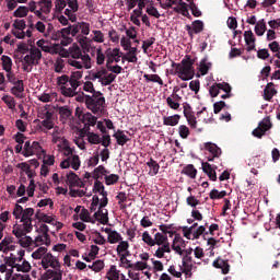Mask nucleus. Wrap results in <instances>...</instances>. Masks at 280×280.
I'll return each instance as SVG.
<instances>
[{
  "instance_id": "22",
  "label": "nucleus",
  "mask_w": 280,
  "mask_h": 280,
  "mask_svg": "<svg viewBox=\"0 0 280 280\" xmlns=\"http://www.w3.org/2000/svg\"><path fill=\"white\" fill-rule=\"evenodd\" d=\"M114 139H116V142L118 145H126L128 141H130V138L126 136L124 130L118 129L114 135Z\"/></svg>"
},
{
  "instance_id": "9",
  "label": "nucleus",
  "mask_w": 280,
  "mask_h": 280,
  "mask_svg": "<svg viewBox=\"0 0 280 280\" xmlns=\"http://www.w3.org/2000/svg\"><path fill=\"white\" fill-rule=\"evenodd\" d=\"M202 172L207 174V176L215 183L218 180V174L215 173V170H218V166L211 165L209 162H202L201 163Z\"/></svg>"
},
{
  "instance_id": "62",
  "label": "nucleus",
  "mask_w": 280,
  "mask_h": 280,
  "mask_svg": "<svg viewBox=\"0 0 280 280\" xmlns=\"http://www.w3.org/2000/svg\"><path fill=\"white\" fill-rule=\"evenodd\" d=\"M110 143H112L110 135H108V132L103 133V136L101 138V144L103 145V148L108 149Z\"/></svg>"
},
{
  "instance_id": "21",
  "label": "nucleus",
  "mask_w": 280,
  "mask_h": 280,
  "mask_svg": "<svg viewBox=\"0 0 280 280\" xmlns=\"http://www.w3.org/2000/svg\"><path fill=\"white\" fill-rule=\"evenodd\" d=\"M12 233L18 237V240H21V237H25L27 233H32V230H26L25 225L22 224H15L13 226Z\"/></svg>"
},
{
  "instance_id": "19",
  "label": "nucleus",
  "mask_w": 280,
  "mask_h": 280,
  "mask_svg": "<svg viewBox=\"0 0 280 280\" xmlns=\"http://www.w3.org/2000/svg\"><path fill=\"white\" fill-rule=\"evenodd\" d=\"M244 38L247 46V51L255 50V34H253V31H245L244 32Z\"/></svg>"
},
{
  "instance_id": "50",
  "label": "nucleus",
  "mask_w": 280,
  "mask_h": 280,
  "mask_svg": "<svg viewBox=\"0 0 280 280\" xmlns=\"http://www.w3.org/2000/svg\"><path fill=\"white\" fill-rule=\"evenodd\" d=\"M79 31H81L83 36H89V34H91V24L88 22H79Z\"/></svg>"
},
{
  "instance_id": "30",
  "label": "nucleus",
  "mask_w": 280,
  "mask_h": 280,
  "mask_svg": "<svg viewBox=\"0 0 280 280\" xmlns=\"http://www.w3.org/2000/svg\"><path fill=\"white\" fill-rule=\"evenodd\" d=\"M189 5L186 2H180L179 8H174L175 12H180L183 16H186V19H191V14H189Z\"/></svg>"
},
{
  "instance_id": "56",
  "label": "nucleus",
  "mask_w": 280,
  "mask_h": 280,
  "mask_svg": "<svg viewBox=\"0 0 280 280\" xmlns=\"http://www.w3.org/2000/svg\"><path fill=\"white\" fill-rule=\"evenodd\" d=\"M189 9H190L192 16H195L196 19L202 16V11L200 9H198V5L196 3L190 2Z\"/></svg>"
},
{
  "instance_id": "47",
  "label": "nucleus",
  "mask_w": 280,
  "mask_h": 280,
  "mask_svg": "<svg viewBox=\"0 0 280 280\" xmlns=\"http://www.w3.org/2000/svg\"><path fill=\"white\" fill-rule=\"evenodd\" d=\"M19 244L20 246H22L23 248H30V246H32L34 244V240H32V236H22L19 240Z\"/></svg>"
},
{
  "instance_id": "17",
  "label": "nucleus",
  "mask_w": 280,
  "mask_h": 280,
  "mask_svg": "<svg viewBox=\"0 0 280 280\" xmlns=\"http://www.w3.org/2000/svg\"><path fill=\"white\" fill-rule=\"evenodd\" d=\"M212 266L214 268H219L222 270V275H229V271L231 270V266L229 265V260H224L221 258H218L213 261Z\"/></svg>"
},
{
  "instance_id": "32",
  "label": "nucleus",
  "mask_w": 280,
  "mask_h": 280,
  "mask_svg": "<svg viewBox=\"0 0 280 280\" xmlns=\"http://www.w3.org/2000/svg\"><path fill=\"white\" fill-rule=\"evenodd\" d=\"M67 62L74 69H86V63L82 59H68Z\"/></svg>"
},
{
  "instance_id": "24",
  "label": "nucleus",
  "mask_w": 280,
  "mask_h": 280,
  "mask_svg": "<svg viewBox=\"0 0 280 280\" xmlns=\"http://www.w3.org/2000/svg\"><path fill=\"white\" fill-rule=\"evenodd\" d=\"M182 174H185L189 178L194 179L196 176H198V170H196L194 164H188L183 168Z\"/></svg>"
},
{
  "instance_id": "53",
  "label": "nucleus",
  "mask_w": 280,
  "mask_h": 280,
  "mask_svg": "<svg viewBox=\"0 0 280 280\" xmlns=\"http://www.w3.org/2000/svg\"><path fill=\"white\" fill-rule=\"evenodd\" d=\"M47 255V247H39L33 254V259H43V257Z\"/></svg>"
},
{
  "instance_id": "35",
  "label": "nucleus",
  "mask_w": 280,
  "mask_h": 280,
  "mask_svg": "<svg viewBox=\"0 0 280 280\" xmlns=\"http://www.w3.org/2000/svg\"><path fill=\"white\" fill-rule=\"evenodd\" d=\"M30 12V9L27 7H19L14 13L13 16H15V19H25V16H27Z\"/></svg>"
},
{
  "instance_id": "51",
  "label": "nucleus",
  "mask_w": 280,
  "mask_h": 280,
  "mask_svg": "<svg viewBox=\"0 0 280 280\" xmlns=\"http://www.w3.org/2000/svg\"><path fill=\"white\" fill-rule=\"evenodd\" d=\"M106 62V55L102 51V47L96 49V65L102 67Z\"/></svg>"
},
{
  "instance_id": "29",
  "label": "nucleus",
  "mask_w": 280,
  "mask_h": 280,
  "mask_svg": "<svg viewBox=\"0 0 280 280\" xmlns=\"http://www.w3.org/2000/svg\"><path fill=\"white\" fill-rule=\"evenodd\" d=\"M165 253H172L170 244L167 243L155 250L154 257H158V259H163L165 257Z\"/></svg>"
},
{
  "instance_id": "10",
  "label": "nucleus",
  "mask_w": 280,
  "mask_h": 280,
  "mask_svg": "<svg viewBox=\"0 0 280 280\" xmlns=\"http://www.w3.org/2000/svg\"><path fill=\"white\" fill-rule=\"evenodd\" d=\"M183 267H180L182 272L186 277H191V271L194 270V258L191 256H184L182 260Z\"/></svg>"
},
{
  "instance_id": "38",
  "label": "nucleus",
  "mask_w": 280,
  "mask_h": 280,
  "mask_svg": "<svg viewBox=\"0 0 280 280\" xmlns=\"http://www.w3.org/2000/svg\"><path fill=\"white\" fill-rule=\"evenodd\" d=\"M116 79L117 75L114 73L105 74V77H103V79L101 80V84L103 86H110V84H113V82H115Z\"/></svg>"
},
{
  "instance_id": "7",
  "label": "nucleus",
  "mask_w": 280,
  "mask_h": 280,
  "mask_svg": "<svg viewBox=\"0 0 280 280\" xmlns=\"http://www.w3.org/2000/svg\"><path fill=\"white\" fill-rule=\"evenodd\" d=\"M40 264L44 270H48L49 268H52V270H58V268H61L60 261L58 260V258L52 256L51 253L46 254L42 258Z\"/></svg>"
},
{
  "instance_id": "3",
  "label": "nucleus",
  "mask_w": 280,
  "mask_h": 280,
  "mask_svg": "<svg viewBox=\"0 0 280 280\" xmlns=\"http://www.w3.org/2000/svg\"><path fill=\"white\" fill-rule=\"evenodd\" d=\"M12 213L15 220H20V222H22L26 231H33L34 226L32 225V215H34V208L23 209V206L15 205Z\"/></svg>"
},
{
  "instance_id": "23",
  "label": "nucleus",
  "mask_w": 280,
  "mask_h": 280,
  "mask_svg": "<svg viewBox=\"0 0 280 280\" xmlns=\"http://www.w3.org/2000/svg\"><path fill=\"white\" fill-rule=\"evenodd\" d=\"M178 121H180V115L175 114L173 116H164L163 125L164 126H178Z\"/></svg>"
},
{
  "instance_id": "37",
  "label": "nucleus",
  "mask_w": 280,
  "mask_h": 280,
  "mask_svg": "<svg viewBox=\"0 0 280 280\" xmlns=\"http://www.w3.org/2000/svg\"><path fill=\"white\" fill-rule=\"evenodd\" d=\"M209 69H211V62H207V58H203L199 65L200 74L207 75V73H209Z\"/></svg>"
},
{
  "instance_id": "43",
  "label": "nucleus",
  "mask_w": 280,
  "mask_h": 280,
  "mask_svg": "<svg viewBox=\"0 0 280 280\" xmlns=\"http://www.w3.org/2000/svg\"><path fill=\"white\" fill-rule=\"evenodd\" d=\"M2 102H4V104H7L8 108H10V110H14V108H16V101L14 100V97H12L10 95L2 96Z\"/></svg>"
},
{
  "instance_id": "36",
  "label": "nucleus",
  "mask_w": 280,
  "mask_h": 280,
  "mask_svg": "<svg viewBox=\"0 0 280 280\" xmlns=\"http://www.w3.org/2000/svg\"><path fill=\"white\" fill-rule=\"evenodd\" d=\"M226 190L219 191L218 189H212L209 194V197L211 200H222V198H225Z\"/></svg>"
},
{
  "instance_id": "61",
  "label": "nucleus",
  "mask_w": 280,
  "mask_h": 280,
  "mask_svg": "<svg viewBox=\"0 0 280 280\" xmlns=\"http://www.w3.org/2000/svg\"><path fill=\"white\" fill-rule=\"evenodd\" d=\"M95 220H100L101 224H106L108 222V217H104V212L102 211V208H98V211L94 213Z\"/></svg>"
},
{
  "instance_id": "18",
  "label": "nucleus",
  "mask_w": 280,
  "mask_h": 280,
  "mask_svg": "<svg viewBox=\"0 0 280 280\" xmlns=\"http://www.w3.org/2000/svg\"><path fill=\"white\" fill-rule=\"evenodd\" d=\"M79 119H81L82 124H84L85 129H89L90 126H95V124H97V117L91 115V113L79 116Z\"/></svg>"
},
{
  "instance_id": "55",
  "label": "nucleus",
  "mask_w": 280,
  "mask_h": 280,
  "mask_svg": "<svg viewBox=\"0 0 280 280\" xmlns=\"http://www.w3.org/2000/svg\"><path fill=\"white\" fill-rule=\"evenodd\" d=\"M54 36L56 38H60V37L69 38V36H71V28H70V26L61 28Z\"/></svg>"
},
{
  "instance_id": "16",
  "label": "nucleus",
  "mask_w": 280,
  "mask_h": 280,
  "mask_svg": "<svg viewBox=\"0 0 280 280\" xmlns=\"http://www.w3.org/2000/svg\"><path fill=\"white\" fill-rule=\"evenodd\" d=\"M25 91V84L23 80H18V83L11 89V94L18 97L19 100H23V93Z\"/></svg>"
},
{
  "instance_id": "48",
  "label": "nucleus",
  "mask_w": 280,
  "mask_h": 280,
  "mask_svg": "<svg viewBox=\"0 0 280 280\" xmlns=\"http://www.w3.org/2000/svg\"><path fill=\"white\" fill-rule=\"evenodd\" d=\"M58 113H59L61 119H69V117H71V115H72V112L69 108V106L59 107Z\"/></svg>"
},
{
  "instance_id": "58",
  "label": "nucleus",
  "mask_w": 280,
  "mask_h": 280,
  "mask_svg": "<svg viewBox=\"0 0 280 280\" xmlns=\"http://www.w3.org/2000/svg\"><path fill=\"white\" fill-rule=\"evenodd\" d=\"M179 137L182 139H187L190 135L189 127L185 125H180L178 128Z\"/></svg>"
},
{
  "instance_id": "11",
  "label": "nucleus",
  "mask_w": 280,
  "mask_h": 280,
  "mask_svg": "<svg viewBox=\"0 0 280 280\" xmlns=\"http://www.w3.org/2000/svg\"><path fill=\"white\" fill-rule=\"evenodd\" d=\"M89 130H91L90 128H83L80 130V135L84 136L86 135L88 137V141L89 143H91L92 145H100V143H102V138L100 137V135L95 133V132H90Z\"/></svg>"
},
{
  "instance_id": "5",
  "label": "nucleus",
  "mask_w": 280,
  "mask_h": 280,
  "mask_svg": "<svg viewBox=\"0 0 280 280\" xmlns=\"http://www.w3.org/2000/svg\"><path fill=\"white\" fill-rule=\"evenodd\" d=\"M38 117L39 119H43V128L46 130H51L54 128V110L44 107L38 112Z\"/></svg>"
},
{
  "instance_id": "49",
  "label": "nucleus",
  "mask_w": 280,
  "mask_h": 280,
  "mask_svg": "<svg viewBox=\"0 0 280 280\" xmlns=\"http://www.w3.org/2000/svg\"><path fill=\"white\" fill-rule=\"evenodd\" d=\"M39 5H42L40 10L44 14L51 12V0H40Z\"/></svg>"
},
{
  "instance_id": "2",
  "label": "nucleus",
  "mask_w": 280,
  "mask_h": 280,
  "mask_svg": "<svg viewBox=\"0 0 280 280\" xmlns=\"http://www.w3.org/2000/svg\"><path fill=\"white\" fill-rule=\"evenodd\" d=\"M172 67H175V75L180 78L183 82L194 80V75H196V70L194 69V60L190 57L183 59L180 63L173 62Z\"/></svg>"
},
{
  "instance_id": "39",
  "label": "nucleus",
  "mask_w": 280,
  "mask_h": 280,
  "mask_svg": "<svg viewBox=\"0 0 280 280\" xmlns=\"http://www.w3.org/2000/svg\"><path fill=\"white\" fill-rule=\"evenodd\" d=\"M119 270H117V266H110L109 270L107 271V279L108 280H119Z\"/></svg>"
},
{
  "instance_id": "28",
  "label": "nucleus",
  "mask_w": 280,
  "mask_h": 280,
  "mask_svg": "<svg viewBox=\"0 0 280 280\" xmlns=\"http://www.w3.org/2000/svg\"><path fill=\"white\" fill-rule=\"evenodd\" d=\"M93 192L100 194L101 196H108V192L105 190L104 184L100 179H95Z\"/></svg>"
},
{
  "instance_id": "33",
  "label": "nucleus",
  "mask_w": 280,
  "mask_h": 280,
  "mask_svg": "<svg viewBox=\"0 0 280 280\" xmlns=\"http://www.w3.org/2000/svg\"><path fill=\"white\" fill-rule=\"evenodd\" d=\"M36 220H39L40 222H45L46 224H54V218L40 212V210H37L35 213Z\"/></svg>"
},
{
  "instance_id": "4",
  "label": "nucleus",
  "mask_w": 280,
  "mask_h": 280,
  "mask_svg": "<svg viewBox=\"0 0 280 280\" xmlns=\"http://www.w3.org/2000/svg\"><path fill=\"white\" fill-rule=\"evenodd\" d=\"M69 54H70V59L74 60H83L85 63V69H91L92 63H91V56L89 54L82 51V48L78 46V44H74L69 48Z\"/></svg>"
},
{
  "instance_id": "1",
  "label": "nucleus",
  "mask_w": 280,
  "mask_h": 280,
  "mask_svg": "<svg viewBox=\"0 0 280 280\" xmlns=\"http://www.w3.org/2000/svg\"><path fill=\"white\" fill-rule=\"evenodd\" d=\"M83 90L86 91V93H93L92 96L85 95V105L88 106L89 110H91L94 115H103L106 98L102 96V92L95 91V86L91 81L84 83Z\"/></svg>"
},
{
  "instance_id": "20",
  "label": "nucleus",
  "mask_w": 280,
  "mask_h": 280,
  "mask_svg": "<svg viewBox=\"0 0 280 280\" xmlns=\"http://www.w3.org/2000/svg\"><path fill=\"white\" fill-rule=\"evenodd\" d=\"M273 95H277V89H275V83L270 82L265 86L264 100L270 102Z\"/></svg>"
},
{
  "instance_id": "46",
  "label": "nucleus",
  "mask_w": 280,
  "mask_h": 280,
  "mask_svg": "<svg viewBox=\"0 0 280 280\" xmlns=\"http://www.w3.org/2000/svg\"><path fill=\"white\" fill-rule=\"evenodd\" d=\"M200 235H203V237H207L209 235V232H207V228L203 225H200L194 233H192V240H200Z\"/></svg>"
},
{
  "instance_id": "45",
  "label": "nucleus",
  "mask_w": 280,
  "mask_h": 280,
  "mask_svg": "<svg viewBox=\"0 0 280 280\" xmlns=\"http://www.w3.org/2000/svg\"><path fill=\"white\" fill-rule=\"evenodd\" d=\"M147 82H156L160 86H163V79L159 74H143Z\"/></svg>"
},
{
  "instance_id": "26",
  "label": "nucleus",
  "mask_w": 280,
  "mask_h": 280,
  "mask_svg": "<svg viewBox=\"0 0 280 280\" xmlns=\"http://www.w3.org/2000/svg\"><path fill=\"white\" fill-rule=\"evenodd\" d=\"M107 174L108 171L106 170V167L104 165H100L98 167L94 168L92 173V178H94V180H100L102 176H106Z\"/></svg>"
},
{
  "instance_id": "63",
  "label": "nucleus",
  "mask_w": 280,
  "mask_h": 280,
  "mask_svg": "<svg viewBox=\"0 0 280 280\" xmlns=\"http://www.w3.org/2000/svg\"><path fill=\"white\" fill-rule=\"evenodd\" d=\"M142 241L144 242V244H148V246H155L154 238H152V236H150V233L148 232H143Z\"/></svg>"
},
{
  "instance_id": "60",
  "label": "nucleus",
  "mask_w": 280,
  "mask_h": 280,
  "mask_svg": "<svg viewBox=\"0 0 280 280\" xmlns=\"http://www.w3.org/2000/svg\"><path fill=\"white\" fill-rule=\"evenodd\" d=\"M128 268H132L133 270H145V268H148V262L137 261L136 264H128Z\"/></svg>"
},
{
  "instance_id": "12",
  "label": "nucleus",
  "mask_w": 280,
  "mask_h": 280,
  "mask_svg": "<svg viewBox=\"0 0 280 280\" xmlns=\"http://www.w3.org/2000/svg\"><path fill=\"white\" fill-rule=\"evenodd\" d=\"M66 178H67L66 183L67 185H69L70 188L84 187V183L82 182V179H80V177L74 172L68 173Z\"/></svg>"
},
{
  "instance_id": "42",
  "label": "nucleus",
  "mask_w": 280,
  "mask_h": 280,
  "mask_svg": "<svg viewBox=\"0 0 280 280\" xmlns=\"http://www.w3.org/2000/svg\"><path fill=\"white\" fill-rule=\"evenodd\" d=\"M13 268H16L18 272H30L32 265L27 260H24L22 265L15 264Z\"/></svg>"
},
{
  "instance_id": "31",
  "label": "nucleus",
  "mask_w": 280,
  "mask_h": 280,
  "mask_svg": "<svg viewBox=\"0 0 280 280\" xmlns=\"http://www.w3.org/2000/svg\"><path fill=\"white\" fill-rule=\"evenodd\" d=\"M154 241H155V246H165V244H170V242H167V235L162 234L160 232H158L154 235Z\"/></svg>"
},
{
  "instance_id": "57",
  "label": "nucleus",
  "mask_w": 280,
  "mask_h": 280,
  "mask_svg": "<svg viewBox=\"0 0 280 280\" xmlns=\"http://www.w3.org/2000/svg\"><path fill=\"white\" fill-rule=\"evenodd\" d=\"M61 94L65 97H75L77 95L75 90H73V88H67V86H61Z\"/></svg>"
},
{
  "instance_id": "34",
  "label": "nucleus",
  "mask_w": 280,
  "mask_h": 280,
  "mask_svg": "<svg viewBox=\"0 0 280 280\" xmlns=\"http://www.w3.org/2000/svg\"><path fill=\"white\" fill-rule=\"evenodd\" d=\"M1 61H2L3 71H7V73H10V71H12V58L3 55L1 57Z\"/></svg>"
},
{
  "instance_id": "14",
  "label": "nucleus",
  "mask_w": 280,
  "mask_h": 280,
  "mask_svg": "<svg viewBox=\"0 0 280 280\" xmlns=\"http://www.w3.org/2000/svg\"><path fill=\"white\" fill-rule=\"evenodd\" d=\"M105 233H107V241L109 244H117L119 242H122L124 237L121 236V234H119V232L112 230L109 228L105 229Z\"/></svg>"
},
{
  "instance_id": "25",
  "label": "nucleus",
  "mask_w": 280,
  "mask_h": 280,
  "mask_svg": "<svg viewBox=\"0 0 280 280\" xmlns=\"http://www.w3.org/2000/svg\"><path fill=\"white\" fill-rule=\"evenodd\" d=\"M147 165L148 167H150V176H156V174H159V170H161V166L159 165L158 161L151 158L149 162H147Z\"/></svg>"
},
{
  "instance_id": "44",
  "label": "nucleus",
  "mask_w": 280,
  "mask_h": 280,
  "mask_svg": "<svg viewBox=\"0 0 280 280\" xmlns=\"http://www.w3.org/2000/svg\"><path fill=\"white\" fill-rule=\"evenodd\" d=\"M192 31L194 34H200L201 32L205 31V22L200 21V20H195L192 22Z\"/></svg>"
},
{
  "instance_id": "52",
  "label": "nucleus",
  "mask_w": 280,
  "mask_h": 280,
  "mask_svg": "<svg viewBox=\"0 0 280 280\" xmlns=\"http://www.w3.org/2000/svg\"><path fill=\"white\" fill-rule=\"evenodd\" d=\"M270 51H272V54H276V58H279L280 60V45H279V42H271L269 45H268Z\"/></svg>"
},
{
  "instance_id": "64",
  "label": "nucleus",
  "mask_w": 280,
  "mask_h": 280,
  "mask_svg": "<svg viewBox=\"0 0 280 280\" xmlns=\"http://www.w3.org/2000/svg\"><path fill=\"white\" fill-rule=\"evenodd\" d=\"M13 27L14 30L23 32L26 27L25 20H14Z\"/></svg>"
},
{
  "instance_id": "8",
  "label": "nucleus",
  "mask_w": 280,
  "mask_h": 280,
  "mask_svg": "<svg viewBox=\"0 0 280 280\" xmlns=\"http://www.w3.org/2000/svg\"><path fill=\"white\" fill-rule=\"evenodd\" d=\"M43 152V147H40V143L37 141H34L33 143H30V141H26L24 143V150L22 152L23 156H34V154H40Z\"/></svg>"
},
{
  "instance_id": "54",
  "label": "nucleus",
  "mask_w": 280,
  "mask_h": 280,
  "mask_svg": "<svg viewBox=\"0 0 280 280\" xmlns=\"http://www.w3.org/2000/svg\"><path fill=\"white\" fill-rule=\"evenodd\" d=\"M119 182V175L117 174H110V175H105V185H115L116 183Z\"/></svg>"
},
{
  "instance_id": "40",
  "label": "nucleus",
  "mask_w": 280,
  "mask_h": 280,
  "mask_svg": "<svg viewBox=\"0 0 280 280\" xmlns=\"http://www.w3.org/2000/svg\"><path fill=\"white\" fill-rule=\"evenodd\" d=\"M30 55L32 56L34 61L37 62V65L38 62H40V58H43V52L40 51V49L36 48L35 46L31 47Z\"/></svg>"
},
{
  "instance_id": "41",
  "label": "nucleus",
  "mask_w": 280,
  "mask_h": 280,
  "mask_svg": "<svg viewBox=\"0 0 280 280\" xmlns=\"http://www.w3.org/2000/svg\"><path fill=\"white\" fill-rule=\"evenodd\" d=\"M128 248H130V244L128 243V241H120L116 247V253H117L118 257L121 254L126 253L128 250Z\"/></svg>"
},
{
  "instance_id": "15",
  "label": "nucleus",
  "mask_w": 280,
  "mask_h": 280,
  "mask_svg": "<svg viewBox=\"0 0 280 280\" xmlns=\"http://www.w3.org/2000/svg\"><path fill=\"white\" fill-rule=\"evenodd\" d=\"M205 150H207V152H210L213 159H220V156L222 155V149H220L218 144L212 142L205 143Z\"/></svg>"
},
{
  "instance_id": "13",
  "label": "nucleus",
  "mask_w": 280,
  "mask_h": 280,
  "mask_svg": "<svg viewBox=\"0 0 280 280\" xmlns=\"http://www.w3.org/2000/svg\"><path fill=\"white\" fill-rule=\"evenodd\" d=\"M180 102H183V96L178 94H171L166 98V104L172 110H178L180 108Z\"/></svg>"
},
{
  "instance_id": "59",
  "label": "nucleus",
  "mask_w": 280,
  "mask_h": 280,
  "mask_svg": "<svg viewBox=\"0 0 280 280\" xmlns=\"http://www.w3.org/2000/svg\"><path fill=\"white\" fill-rule=\"evenodd\" d=\"M70 165L72 170H75V171L80 170V165H81L80 155H77V154L72 155V158H70Z\"/></svg>"
},
{
  "instance_id": "6",
  "label": "nucleus",
  "mask_w": 280,
  "mask_h": 280,
  "mask_svg": "<svg viewBox=\"0 0 280 280\" xmlns=\"http://www.w3.org/2000/svg\"><path fill=\"white\" fill-rule=\"evenodd\" d=\"M270 128H272V122L270 121V116H267L258 124V127L253 130L252 135L256 137V139H261Z\"/></svg>"
},
{
  "instance_id": "27",
  "label": "nucleus",
  "mask_w": 280,
  "mask_h": 280,
  "mask_svg": "<svg viewBox=\"0 0 280 280\" xmlns=\"http://www.w3.org/2000/svg\"><path fill=\"white\" fill-rule=\"evenodd\" d=\"M266 30H268L266 26V20H259L255 26V34L257 36H264V34H266Z\"/></svg>"
}]
</instances>
